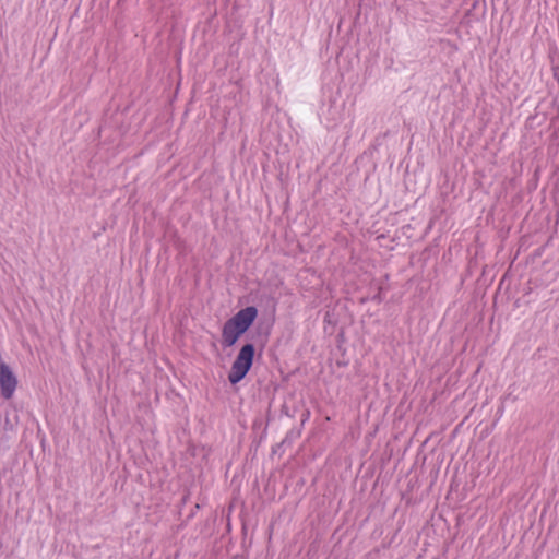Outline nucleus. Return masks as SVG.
Returning <instances> with one entry per match:
<instances>
[{"mask_svg":"<svg viewBox=\"0 0 559 559\" xmlns=\"http://www.w3.org/2000/svg\"><path fill=\"white\" fill-rule=\"evenodd\" d=\"M281 414L282 415H285V416H288V417H294V414H290L289 413V407L286 403H284L281 407Z\"/></svg>","mask_w":559,"mask_h":559,"instance_id":"nucleus-6","label":"nucleus"},{"mask_svg":"<svg viewBox=\"0 0 559 559\" xmlns=\"http://www.w3.org/2000/svg\"><path fill=\"white\" fill-rule=\"evenodd\" d=\"M258 425H260L257 420L253 424V428H255Z\"/></svg>","mask_w":559,"mask_h":559,"instance_id":"nucleus-15","label":"nucleus"},{"mask_svg":"<svg viewBox=\"0 0 559 559\" xmlns=\"http://www.w3.org/2000/svg\"><path fill=\"white\" fill-rule=\"evenodd\" d=\"M255 352V345L252 342H245L241 345L227 376L231 385L238 384L247 377L253 366Z\"/></svg>","mask_w":559,"mask_h":559,"instance_id":"nucleus-2","label":"nucleus"},{"mask_svg":"<svg viewBox=\"0 0 559 559\" xmlns=\"http://www.w3.org/2000/svg\"><path fill=\"white\" fill-rule=\"evenodd\" d=\"M551 123H552L554 126L558 127V129H559V106H558V112H557V115H556L555 117H552V119H551Z\"/></svg>","mask_w":559,"mask_h":559,"instance_id":"nucleus-7","label":"nucleus"},{"mask_svg":"<svg viewBox=\"0 0 559 559\" xmlns=\"http://www.w3.org/2000/svg\"><path fill=\"white\" fill-rule=\"evenodd\" d=\"M188 498H189V496H188V495L183 496V497H182V499H181V502H182V503H186V502H187V500H188Z\"/></svg>","mask_w":559,"mask_h":559,"instance_id":"nucleus-11","label":"nucleus"},{"mask_svg":"<svg viewBox=\"0 0 559 559\" xmlns=\"http://www.w3.org/2000/svg\"><path fill=\"white\" fill-rule=\"evenodd\" d=\"M384 238H385V235H383V234L377 237V239H381V240H384Z\"/></svg>","mask_w":559,"mask_h":559,"instance_id":"nucleus-12","label":"nucleus"},{"mask_svg":"<svg viewBox=\"0 0 559 559\" xmlns=\"http://www.w3.org/2000/svg\"><path fill=\"white\" fill-rule=\"evenodd\" d=\"M194 516V513L193 511H191L188 516H187V521L191 520L192 518Z\"/></svg>","mask_w":559,"mask_h":559,"instance_id":"nucleus-10","label":"nucleus"},{"mask_svg":"<svg viewBox=\"0 0 559 559\" xmlns=\"http://www.w3.org/2000/svg\"><path fill=\"white\" fill-rule=\"evenodd\" d=\"M199 509H200V504H199V503H195V504H194V508H193V510H192V511H193V513H197V510H199Z\"/></svg>","mask_w":559,"mask_h":559,"instance_id":"nucleus-9","label":"nucleus"},{"mask_svg":"<svg viewBox=\"0 0 559 559\" xmlns=\"http://www.w3.org/2000/svg\"><path fill=\"white\" fill-rule=\"evenodd\" d=\"M293 435H294L293 430L288 431L286 433L285 438L281 442L274 444L272 447V454L282 453L284 451L285 445H290L293 442V437H294Z\"/></svg>","mask_w":559,"mask_h":559,"instance_id":"nucleus-3","label":"nucleus"},{"mask_svg":"<svg viewBox=\"0 0 559 559\" xmlns=\"http://www.w3.org/2000/svg\"><path fill=\"white\" fill-rule=\"evenodd\" d=\"M367 300H368V298H367V297H364V298H361V299H360V302H361V304H364V302H366Z\"/></svg>","mask_w":559,"mask_h":559,"instance_id":"nucleus-14","label":"nucleus"},{"mask_svg":"<svg viewBox=\"0 0 559 559\" xmlns=\"http://www.w3.org/2000/svg\"><path fill=\"white\" fill-rule=\"evenodd\" d=\"M382 290V286H379L378 292L370 299L377 304H381L383 301Z\"/></svg>","mask_w":559,"mask_h":559,"instance_id":"nucleus-5","label":"nucleus"},{"mask_svg":"<svg viewBox=\"0 0 559 559\" xmlns=\"http://www.w3.org/2000/svg\"><path fill=\"white\" fill-rule=\"evenodd\" d=\"M310 416V412L308 409H306L304 413H302V419H301V423L304 424L306 420H308Z\"/></svg>","mask_w":559,"mask_h":559,"instance_id":"nucleus-8","label":"nucleus"},{"mask_svg":"<svg viewBox=\"0 0 559 559\" xmlns=\"http://www.w3.org/2000/svg\"><path fill=\"white\" fill-rule=\"evenodd\" d=\"M265 435H266V427L264 428L263 433H262V436L260 437V440H261Z\"/></svg>","mask_w":559,"mask_h":559,"instance_id":"nucleus-13","label":"nucleus"},{"mask_svg":"<svg viewBox=\"0 0 559 559\" xmlns=\"http://www.w3.org/2000/svg\"><path fill=\"white\" fill-rule=\"evenodd\" d=\"M336 365L338 367H347L349 365V359L346 357V352L345 349L343 350L342 355H341V358H338L336 360Z\"/></svg>","mask_w":559,"mask_h":559,"instance_id":"nucleus-4","label":"nucleus"},{"mask_svg":"<svg viewBox=\"0 0 559 559\" xmlns=\"http://www.w3.org/2000/svg\"><path fill=\"white\" fill-rule=\"evenodd\" d=\"M258 317V308L255 306H247L227 319L222 326V348L226 349L235 346L251 329Z\"/></svg>","mask_w":559,"mask_h":559,"instance_id":"nucleus-1","label":"nucleus"}]
</instances>
